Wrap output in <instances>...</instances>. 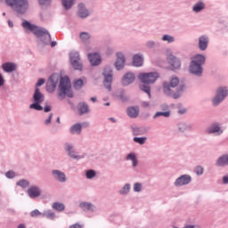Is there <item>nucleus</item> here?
<instances>
[{"instance_id":"obj_56","label":"nucleus","mask_w":228,"mask_h":228,"mask_svg":"<svg viewBox=\"0 0 228 228\" xmlns=\"http://www.w3.org/2000/svg\"><path fill=\"white\" fill-rule=\"evenodd\" d=\"M223 183H224V184H228V176H224V177H223Z\"/></svg>"},{"instance_id":"obj_5","label":"nucleus","mask_w":228,"mask_h":228,"mask_svg":"<svg viewBox=\"0 0 228 228\" xmlns=\"http://www.w3.org/2000/svg\"><path fill=\"white\" fill-rule=\"evenodd\" d=\"M11 8H12L16 13L24 15L29 8V2L28 0H14Z\"/></svg>"},{"instance_id":"obj_46","label":"nucleus","mask_w":228,"mask_h":228,"mask_svg":"<svg viewBox=\"0 0 228 228\" xmlns=\"http://www.w3.org/2000/svg\"><path fill=\"white\" fill-rule=\"evenodd\" d=\"M134 191H142V183H134Z\"/></svg>"},{"instance_id":"obj_32","label":"nucleus","mask_w":228,"mask_h":228,"mask_svg":"<svg viewBox=\"0 0 228 228\" xmlns=\"http://www.w3.org/2000/svg\"><path fill=\"white\" fill-rule=\"evenodd\" d=\"M204 8H206V5L204 4V3L200 2L198 4H196L192 10L193 12H195L196 13H199V12H202V10H204Z\"/></svg>"},{"instance_id":"obj_33","label":"nucleus","mask_w":228,"mask_h":228,"mask_svg":"<svg viewBox=\"0 0 228 228\" xmlns=\"http://www.w3.org/2000/svg\"><path fill=\"white\" fill-rule=\"evenodd\" d=\"M74 1L76 0H62V6L65 10H70V8H72V4H74Z\"/></svg>"},{"instance_id":"obj_57","label":"nucleus","mask_w":228,"mask_h":228,"mask_svg":"<svg viewBox=\"0 0 228 228\" xmlns=\"http://www.w3.org/2000/svg\"><path fill=\"white\" fill-rule=\"evenodd\" d=\"M147 46L148 47H154V42H152V41L148 42Z\"/></svg>"},{"instance_id":"obj_4","label":"nucleus","mask_w":228,"mask_h":228,"mask_svg":"<svg viewBox=\"0 0 228 228\" xmlns=\"http://www.w3.org/2000/svg\"><path fill=\"white\" fill-rule=\"evenodd\" d=\"M65 95L69 98L74 97V94H72V85L68 77H61L59 86V97L65 99Z\"/></svg>"},{"instance_id":"obj_55","label":"nucleus","mask_w":228,"mask_h":228,"mask_svg":"<svg viewBox=\"0 0 228 228\" xmlns=\"http://www.w3.org/2000/svg\"><path fill=\"white\" fill-rule=\"evenodd\" d=\"M44 110L45 113H49V111H51V106H45Z\"/></svg>"},{"instance_id":"obj_12","label":"nucleus","mask_w":228,"mask_h":228,"mask_svg":"<svg viewBox=\"0 0 228 228\" xmlns=\"http://www.w3.org/2000/svg\"><path fill=\"white\" fill-rule=\"evenodd\" d=\"M190 72H191V74H195L196 76H200V74H202V66L196 62H191L190 66Z\"/></svg>"},{"instance_id":"obj_7","label":"nucleus","mask_w":228,"mask_h":228,"mask_svg":"<svg viewBox=\"0 0 228 228\" xmlns=\"http://www.w3.org/2000/svg\"><path fill=\"white\" fill-rule=\"evenodd\" d=\"M70 63L75 70H83V63H81V58L79 53L72 52L70 53Z\"/></svg>"},{"instance_id":"obj_43","label":"nucleus","mask_w":228,"mask_h":228,"mask_svg":"<svg viewBox=\"0 0 228 228\" xmlns=\"http://www.w3.org/2000/svg\"><path fill=\"white\" fill-rule=\"evenodd\" d=\"M95 175V171L94 170H88L86 172V177L87 179H94V176Z\"/></svg>"},{"instance_id":"obj_58","label":"nucleus","mask_w":228,"mask_h":228,"mask_svg":"<svg viewBox=\"0 0 228 228\" xmlns=\"http://www.w3.org/2000/svg\"><path fill=\"white\" fill-rule=\"evenodd\" d=\"M178 113H180V115H184V113H186V110L183 109V110H178Z\"/></svg>"},{"instance_id":"obj_28","label":"nucleus","mask_w":228,"mask_h":228,"mask_svg":"<svg viewBox=\"0 0 228 228\" xmlns=\"http://www.w3.org/2000/svg\"><path fill=\"white\" fill-rule=\"evenodd\" d=\"M79 206L84 211H94V209H95V207L89 202H82Z\"/></svg>"},{"instance_id":"obj_59","label":"nucleus","mask_w":228,"mask_h":228,"mask_svg":"<svg viewBox=\"0 0 228 228\" xmlns=\"http://www.w3.org/2000/svg\"><path fill=\"white\" fill-rule=\"evenodd\" d=\"M9 28H13V22L12 20H8Z\"/></svg>"},{"instance_id":"obj_47","label":"nucleus","mask_w":228,"mask_h":228,"mask_svg":"<svg viewBox=\"0 0 228 228\" xmlns=\"http://www.w3.org/2000/svg\"><path fill=\"white\" fill-rule=\"evenodd\" d=\"M5 176L8 179H13V177H15V172L13 171H8L7 173H5Z\"/></svg>"},{"instance_id":"obj_14","label":"nucleus","mask_w":228,"mask_h":228,"mask_svg":"<svg viewBox=\"0 0 228 228\" xmlns=\"http://www.w3.org/2000/svg\"><path fill=\"white\" fill-rule=\"evenodd\" d=\"M88 60L91 65H100L101 64V55L99 53H89Z\"/></svg>"},{"instance_id":"obj_42","label":"nucleus","mask_w":228,"mask_h":228,"mask_svg":"<svg viewBox=\"0 0 228 228\" xmlns=\"http://www.w3.org/2000/svg\"><path fill=\"white\" fill-rule=\"evenodd\" d=\"M18 186H21V188H27V186H29V183L26 180H21L17 183Z\"/></svg>"},{"instance_id":"obj_50","label":"nucleus","mask_w":228,"mask_h":228,"mask_svg":"<svg viewBox=\"0 0 228 228\" xmlns=\"http://www.w3.org/2000/svg\"><path fill=\"white\" fill-rule=\"evenodd\" d=\"M45 83V80L44 78H40L37 83L36 84V87L38 88V86H42Z\"/></svg>"},{"instance_id":"obj_18","label":"nucleus","mask_w":228,"mask_h":228,"mask_svg":"<svg viewBox=\"0 0 228 228\" xmlns=\"http://www.w3.org/2000/svg\"><path fill=\"white\" fill-rule=\"evenodd\" d=\"M34 102H44V94L40 93L39 88H36L34 95H33Z\"/></svg>"},{"instance_id":"obj_39","label":"nucleus","mask_w":228,"mask_h":228,"mask_svg":"<svg viewBox=\"0 0 228 228\" xmlns=\"http://www.w3.org/2000/svg\"><path fill=\"white\" fill-rule=\"evenodd\" d=\"M129 190H131V185L126 184L121 191H119V193L121 195H126V193H129Z\"/></svg>"},{"instance_id":"obj_9","label":"nucleus","mask_w":228,"mask_h":228,"mask_svg":"<svg viewBox=\"0 0 228 228\" xmlns=\"http://www.w3.org/2000/svg\"><path fill=\"white\" fill-rule=\"evenodd\" d=\"M209 44V37L208 36H201L199 37V49L200 51H206L208 45Z\"/></svg>"},{"instance_id":"obj_62","label":"nucleus","mask_w":228,"mask_h":228,"mask_svg":"<svg viewBox=\"0 0 228 228\" xmlns=\"http://www.w3.org/2000/svg\"><path fill=\"white\" fill-rule=\"evenodd\" d=\"M120 99H121V101H127V97L126 96H124V95H121L120 96Z\"/></svg>"},{"instance_id":"obj_30","label":"nucleus","mask_w":228,"mask_h":228,"mask_svg":"<svg viewBox=\"0 0 228 228\" xmlns=\"http://www.w3.org/2000/svg\"><path fill=\"white\" fill-rule=\"evenodd\" d=\"M46 90L50 94H53V92L56 90V82L53 81V79L50 78V80L46 84Z\"/></svg>"},{"instance_id":"obj_49","label":"nucleus","mask_w":228,"mask_h":228,"mask_svg":"<svg viewBox=\"0 0 228 228\" xmlns=\"http://www.w3.org/2000/svg\"><path fill=\"white\" fill-rule=\"evenodd\" d=\"M44 216H46V218H51V219H53V218H54V213L49 211V212H46V213L44 215Z\"/></svg>"},{"instance_id":"obj_38","label":"nucleus","mask_w":228,"mask_h":228,"mask_svg":"<svg viewBox=\"0 0 228 228\" xmlns=\"http://www.w3.org/2000/svg\"><path fill=\"white\" fill-rule=\"evenodd\" d=\"M146 141H147L146 137H134V142H135V143H140V145H143V143H145Z\"/></svg>"},{"instance_id":"obj_22","label":"nucleus","mask_w":228,"mask_h":228,"mask_svg":"<svg viewBox=\"0 0 228 228\" xmlns=\"http://www.w3.org/2000/svg\"><path fill=\"white\" fill-rule=\"evenodd\" d=\"M140 113V110L138 107H130L127 109V115L131 117V118H136Z\"/></svg>"},{"instance_id":"obj_37","label":"nucleus","mask_w":228,"mask_h":228,"mask_svg":"<svg viewBox=\"0 0 228 228\" xmlns=\"http://www.w3.org/2000/svg\"><path fill=\"white\" fill-rule=\"evenodd\" d=\"M79 37L83 42H86V40H90V34H88L87 32H81Z\"/></svg>"},{"instance_id":"obj_48","label":"nucleus","mask_w":228,"mask_h":228,"mask_svg":"<svg viewBox=\"0 0 228 228\" xmlns=\"http://www.w3.org/2000/svg\"><path fill=\"white\" fill-rule=\"evenodd\" d=\"M38 1L41 6H47V4H51V0H38Z\"/></svg>"},{"instance_id":"obj_25","label":"nucleus","mask_w":228,"mask_h":228,"mask_svg":"<svg viewBox=\"0 0 228 228\" xmlns=\"http://www.w3.org/2000/svg\"><path fill=\"white\" fill-rule=\"evenodd\" d=\"M208 133L209 134H222L223 131L220 129V126L218 125L215 124L208 128Z\"/></svg>"},{"instance_id":"obj_52","label":"nucleus","mask_w":228,"mask_h":228,"mask_svg":"<svg viewBox=\"0 0 228 228\" xmlns=\"http://www.w3.org/2000/svg\"><path fill=\"white\" fill-rule=\"evenodd\" d=\"M51 120H53V114H50L49 118L45 121V124H51Z\"/></svg>"},{"instance_id":"obj_40","label":"nucleus","mask_w":228,"mask_h":228,"mask_svg":"<svg viewBox=\"0 0 228 228\" xmlns=\"http://www.w3.org/2000/svg\"><path fill=\"white\" fill-rule=\"evenodd\" d=\"M162 40L164 42H168V44H172V42H174L175 38L172 36L164 35L163 37H162Z\"/></svg>"},{"instance_id":"obj_29","label":"nucleus","mask_w":228,"mask_h":228,"mask_svg":"<svg viewBox=\"0 0 228 228\" xmlns=\"http://www.w3.org/2000/svg\"><path fill=\"white\" fill-rule=\"evenodd\" d=\"M83 126H81V124L77 123L71 126L70 128V134H81V129Z\"/></svg>"},{"instance_id":"obj_61","label":"nucleus","mask_w":228,"mask_h":228,"mask_svg":"<svg viewBox=\"0 0 228 228\" xmlns=\"http://www.w3.org/2000/svg\"><path fill=\"white\" fill-rule=\"evenodd\" d=\"M142 106H143L144 108H147V107L149 106V102H142Z\"/></svg>"},{"instance_id":"obj_19","label":"nucleus","mask_w":228,"mask_h":228,"mask_svg":"<svg viewBox=\"0 0 228 228\" xmlns=\"http://www.w3.org/2000/svg\"><path fill=\"white\" fill-rule=\"evenodd\" d=\"M28 193L31 199H37V197H40V189L37 187H30L28 190Z\"/></svg>"},{"instance_id":"obj_6","label":"nucleus","mask_w":228,"mask_h":228,"mask_svg":"<svg viewBox=\"0 0 228 228\" xmlns=\"http://www.w3.org/2000/svg\"><path fill=\"white\" fill-rule=\"evenodd\" d=\"M103 85L109 92H111V81H113V71L110 68H105L103 70Z\"/></svg>"},{"instance_id":"obj_54","label":"nucleus","mask_w":228,"mask_h":228,"mask_svg":"<svg viewBox=\"0 0 228 228\" xmlns=\"http://www.w3.org/2000/svg\"><path fill=\"white\" fill-rule=\"evenodd\" d=\"M4 85V78H3V75L0 73V86H3Z\"/></svg>"},{"instance_id":"obj_45","label":"nucleus","mask_w":228,"mask_h":228,"mask_svg":"<svg viewBox=\"0 0 228 228\" xmlns=\"http://www.w3.org/2000/svg\"><path fill=\"white\" fill-rule=\"evenodd\" d=\"M40 215H42V213L38 211V209L33 210L30 213V216H32L33 218H35L36 216H40Z\"/></svg>"},{"instance_id":"obj_20","label":"nucleus","mask_w":228,"mask_h":228,"mask_svg":"<svg viewBox=\"0 0 228 228\" xmlns=\"http://www.w3.org/2000/svg\"><path fill=\"white\" fill-rule=\"evenodd\" d=\"M134 67H142L143 65V57L140 54H135L133 57Z\"/></svg>"},{"instance_id":"obj_51","label":"nucleus","mask_w":228,"mask_h":228,"mask_svg":"<svg viewBox=\"0 0 228 228\" xmlns=\"http://www.w3.org/2000/svg\"><path fill=\"white\" fill-rule=\"evenodd\" d=\"M7 6H12V4L15 3V0H4Z\"/></svg>"},{"instance_id":"obj_60","label":"nucleus","mask_w":228,"mask_h":228,"mask_svg":"<svg viewBox=\"0 0 228 228\" xmlns=\"http://www.w3.org/2000/svg\"><path fill=\"white\" fill-rule=\"evenodd\" d=\"M184 228H199V226H195V225H186V226H184Z\"/></svg>"},{"instance_id":"obj_3","label":"nucleus","mask_w":228,"mask_h":228,"mask_svg":"<svg viewBox=\"0 0 228 228\" xmlns=\"http://www.w3.org/2000/svg\"><path fill=\"white\" fill-rule=\"evenodd\" d=\"M21 26L25 29L26 33H29L30 31L36 37H46V41H44L45 44H49V42H51V34H49L45 28L31 24L28 20H23Z\"/></svg>"},{"instance_id":"obj_53","label":"nucleus","mask_w":228,"mask_h":228,"mask_svg":"<svg viewBox=\"0 0 228 228\" xmlns=\"http://www.w3.org/2000/svg\"><path fill=\"white\" fill-rule=\"evenodd\" d=\"M83 226L79 224H72L71 226H69V228H82Z\"/></svg>"},{"instance_id":"obj_36","label":"nucleus","mask_w":228,"mask_h":228,"mask_svg":"<svg viewBox=\"0 0 228 228\" xmlns=\"http://www.w3.org/2000/svg\"><path fill=\"white\" fill-rule=\"evenodd\" d=\"M30 110H37V111H42L44 108L40 105V102H35V103L30 104Z\"/></svg>"},{"instance_id":"obj_13","label":"nucleus","mask_w":228,"mask_h":228,"mask_svg":"<svg viewBox=\"0 0 228 228\" xmlns=\"http://www.w3.org/2000/svg\"><path fill=\"white\" fill-rule=\"evenodd\" d=\"M134 81V74L133 73H126L123 76L122 78V85L124 86H127L128 85H131Z\"/></svg>"},{"instance_id":"obj_35","label":"nucleus","mask_w":228,"mask_h":228,"mask_svg":"<svg viewBox=\"0 0 228 228\" xmlns=\"http://www.w3.org/2000/svg\"><path fill=\"white\" fill-rule=\"evenodd\" d=\"M126 159H130V161L133 162V167H136V165H138V160L136 159L134 153L128 154Z\"/></svg>"},{"instance_id":"obj_27","label":"nucleus","mask_w":228,"mask_h":228,"mask_svg":"<svg viewBox=\"0 0 228 228\" xmlns=\"http://www.w3.org/2000/svg\"><path fill=\"white\" fill-rule=\"evenodd\" d=\"M169 63L173 69H180L181 68V61L177 60V58L174 56L169 57Z\"/></svg>"},{"instance_id":"obj_8","label":"nucleus","mask_w":228,"mask_h":228,"mask_svg":"<svg viewBox=\"0 0 228 228\" xmlns=\"http://www.w3.org/2000/svg\"><path fill=\"white\" fill-rule=\"evenodd\" d=\"M225 97H227V89L220 87L217 90L216 94L213 99L214 106H218V104L220 102H222V101H224V99H225Z\"/></svg>"},{"instance_id":"obj_26","label":"nucleus","mask_w":228,"mask_h":228,"mask_svg":"<svg viewBox=\"0 0 228 228\" xmlns=\"http://www.w3.org/2000/svg\"><path fill=\"white\" fill-rule=\"evenodd\" d=\"M66 151L70 158H73V159H79V156L76 154V151H74L72 145L66 144Z\"/></svg>"},{"instance_id":"obj_17","label":"nucleus","mask_w":228,"mask_h":228,"mask_svg":"<svg viewBox=\"0 0 228 228\" xmlns=\"http://www.w3.org/2000/svg\"><path fill=\"white\" fill-rule=\"evenodd\" d=\"M2 69L4 70V72H14L17 69V65L12 62H5L2 64Z\"/></svg>"},{"instance_id":"obj_64","label":"nucleus","mask_w":228,"mask_h":228,"mask_svg":"<svg viewBox=\"0 0 228 228\" xmlns=\"http://www.w3.org/2000/svg\"><path fill=\"white\" fill-rule=\"evenodd\" d=\"M18 228H26V225H24V224H20V225L18 226Z\"/></svg>"},{"instance_id":"obj_41","label":"nucleus","mask_w":228,"mask_h":228,"mask_svg":"<svg viewBox=\"0 0 228 228\" xmlns=\"http://www.w3.org/2000/svg\"><path fill=\"white\" fill-rule=\"evenodd\" d=\"M82 86H83V81L81 79H77V81H75L74 88H76V90H79Z\"/></svg>"},{"instance_id":"obj_2","label":"nucleus","mask_w":228,"mask_h":228,"mask_svg":"<svg viewBox=\"0 0 228 228\" xmlns=\"http://www.w3.org/2000/svg\"><path fill=\"white\" fill-rule=\"evenodd\" d=\"M176 86H179V78L177 77H174L169 82H164L163 92L166 95L173 97V99H179L184 87L182 86L176 90V92H174V88H176Z\"/></svg>"},{"instance_id":"obj_15","label":"nucleus","mask_w":228,"mask_h":228,"mask_svg":"<svg viewBox=\"0 0 228 228\" xmlns=\"http://www.w3.org/2000/svg\"><path fill=\"white\" fill-rule=\"evenodd\" d=\"M54 179L56 181H59L60 183H65L67 181V177L65 176V173L60 171V170H53L52 172Z\"/></svg>"},{"instance_id":"obj_23","label":"nucleus","mask_w":228,"mask_h":228,"mask_svg":"<svg viewBox=\"0 0 228 228\" xmlns=\"http://www.w3.org/2000/svg\"><path fill=\"white\" fill-rule=\"evenodd\" d=\"M192 63H198V65H204V63H206V57L204 55L201 54H197L196 56H194L192 58L191 61Z\"/></svg>"},{"instance_id":"obj_24","label":"nucleus","mask_w":228,"mask_h":228,"mask_svg":"<svg viewBox=\"0 0 228 228\" xmlns=\"http://www.w3.org/2000/svg\"><path fill=\"white\" fill-rule=\"evenodd\" d=\"M78 16H80L81 19L88 17V10L85 8V4H78Z\"/></svg>"},{"instance_id":"obj_21","label":"nucleus","mask_w":228,"mask_h":228,"mask_svg":"<svg viewBox=\"0 0 228 228\" xmlns=\"http://www.w3.org/2000/svg\"><path fill=\"white\" fill-rule=\"evenodd\" d=\"M77 110H78L79 115H85V113H88L90 111L88 104L85 102L78 103Z\"/></svg>"},{"instance_id":"obj_1","label":"nucleus","mask_w":228,"mask_h":228,"mask_svg":"<svg viewBox=\"0 0 228 228\" xmlns=\"http://www.w3.org/2000/svg\"><path fill=\"white\" fill-rule=\"evenodd\" d=\"M158 77H159V74H158V72L141 73L138 75V78L140 79L141 83H142L139 86V88L142 92H145L150 99L151 86L149 85L156 83V79H158Z\"/></svg>"},{"instance_id":"obj_10","label":"nucleus","mask_w":228,"mask_h":228,"mask_svg":"<svg viewBox=\"0 0 228 228\" xmlns=\"http://www.w3.org/2000/svg\"><path fill=\"white\" fill-rule=\"evenodd\" d=\"M190 183H191V177H190V175H182L181 177H179L175 184V186H184V184H190Z\"/></svg>"},{"instance_id":"obj_11","label":"nucleus","mask_w":228,"mask_h":228,"mask_svg":"<svg viewBox=\"0 0 228 228\" xmlns=\"http://www.w3.org/2000/svg\"><path fill=\"white\" fill-rule=\"evenodd\" d=\"M117 61H116V69L118 70H121V69H124V64L126 63V58H124V54L121 53H117Z\"/></svg>"},{"instance_id":"obj_34","label":"nucleus","mask_w":228,"mask_h":228,"mask_svg":"<svg viewBox=\"0 0 228 228\" xmlns=\"http://www.w3.org/2000/svg\"><path fill=\"white\" fill-rule=\"evenodd\" d=\"M53 208L55 209V211H63L65 209V205H63V203L55 202L53 204Z\"/></svg>"},{"instance_id":"obj_31","label":"nucleus","mask_w":228,"mask_h":228,"mask_svg":"<svg viewBox=\"0 0 228 228\" xmlns=\"http://www.w3.org/2000/svg\"><path fill=\"white\" fill-rule=\"evenodd\" d=\"M217 165L218 167H225V165H228V155L220 157L217 160Z\"/></svg>"},{"instance_id":"obj_44","label":"nucleus","mask_w":228,"mask_h":228,"mask_svg":"<svg viewBox=\"0 0 228 228\" xmlns=\"http://www.w3.org/2000/svg\"><path fill=\"white\" fill-rule=\"evenodd\" d=\"M195 172H196L197 175H202V174H204V168L202 167L199 166L195 168Z\"/></svg>"},{"instance_id":"obj_63","label":"nucleus","mask_w":228,"mask_h":228,"mask_svg":"<svg viewBox=\"0 0 228 228\" xmlns=\"http://www.w3.org/2000/svg\"><path fill=\"white\" fill-rule=\"evenodd\" d=\"M51 47H56V42L55 41H53L51 43Z\"/></svg>"},{"instance_id":"obj_16","label":"nucleus","mask_w":228,"mask_h":228,"mask_svg":"<svg viewBox=\"0 0 228 228\" xmlns=\"http://www.w3.org/2000/svg\"><path fill=\"white\" fill-rule=\"evenodd\" d=\"M162 110H164V111H159V112H157V113L153 116V118H158V117H165L166 118H168V117H170V110H168L167 105H164V106L162 107Z\"/></svg>"}]
</instances>
